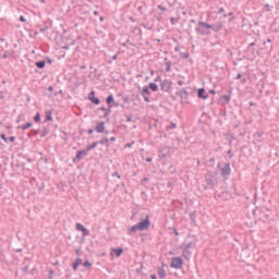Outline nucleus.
Instances as JSON below:
<instances>
[{"label":"nucleus","mask_w":279,"mask_h":279,"mask_svg":"<svg viewBox=\"0 0 279 279\" xmlns=\"http://www.w3.org/2000/svg\"><path fill=\"white\" fill-rule=\"evenodd\" d=\"M112 178H118V180H121V174H119V171H116L112 173Z\"/></svg>","instance_id":"nucleus-58"},{"label":"nucleus","mask_w":279,"mask_h":279,"mask_svg":"<svg viewBox=\"0 0 279 279\" xmlns=\"http://www.w3.org/2000/svg\"><path fill=\"white\" fill-rule=\"evenodd\" d=\"M228 95H222L219 98V101L221 104V106H228V104H230L231 99H232V88L228 90Z\"/></svg>","instance_id":"nucleus-12"},{"label":"nucleus","mask_w":279,"mask_h":279,"mask_svg":"<svg viewBox=\"0 0 279 279\" xmlns=\"http://www.w3.org/2000/svg\"><path fill=\"white\" fill-rule=\"evenodd\" d=\"M140 228V232H145V230H149V227L151 226V221L149 220V215H146L145 218L137 223Z\"/></svg>","instance_id":"nucleus-7"},{"label":"nucleus","mask_w":279,"mask_h":279,"mask_svg":"<svg viewBox=\"0 0 279 279\" xmlns=\"http://www.w3.org/2000/svg\"><path fill=\"white\" fill-rule=\"evenodd\" d=\"M36 186H37L38 193H43L45 191V183L44 182L36 183Z\"/></svg>","instance_id":"nucleus-38"},{"label":"nucleus","mask_w":279,"mask_h":279,"mask_svg":"<svg viewBox=\"0 0 279 279\" xmlns=\"http://www.w3.org/2000/svg\"><path fill=\"white\" fill-rule=\"evenodd\" d=\"M98 145H106L107 147H110V140L108 137H102L100 141H97Z\"/></svg>","instance_id":"nucleus-28"},{"label":"nucleus","mask_w":279,"mask_h":279,"mask_svg":"<svg viewBox=\"0 0 279 279\" xmlns=\"http://www.w3.org/2000/svg\"><path fill=\"white\" fill-rule=\"evenodd\" d=\"M184 267V259L182 257H172L170 263L171 269H182Z\"/></svg>","instance_id":"nucleus-8"},{"label":"nucleus","mask_w":279,"mask_h":279,"mask_svg":"<svg viewBox=\"0 0 279 279\" xmlns=\"http://www.w3.org/2000/svg\"><path fill=\"white\" fill-rule=\"evenodd\" d=\"M271 10H274V5H269L268 3L264 5V12H271Z\"/></svg>","instance_id":"nucleus-43"},{"label":"nucleus","mask_w":279,"mask_h":279,"mask_svg":"<svg viewBox=\"0 0 279 279\" xmlns=\"http://www.w3.org/2000/svg\"><path fill=\"white\" fill-rule=\"evenodd\" d=\"M87 99L89 101H92V104H94V106H99V104H101V99H99L98 97H95V90H92L88 94Z\"/></svg>","instance_id":"nucleus-16"},{"label":"nucleus","mask_w":279,"mask_h":279,"mask_svg":"<svg viewBox=\"0 0 279 279\" xmlns=\"http://www.w3.org/2000/svg\"><path fill=\"white\" fill-rule=\"evenodd\" d=\"M170 230H172L174 236H180V232L178 231L177 228H170Z\"/></svg>","instance_id":"nucleus-54"},{"label":"nucleus","mask_w":279,"mask_h":279,"mask_svg":"<svg viewBox=\"0 0 279 279\" xmlns=\"http://www.w3.org/2000/svg\"><path fill=\"white\" fill-rule=\"evenodd\" d=\"M32 125H34V123L32 122H26L25 124H23L22 126H19L20 130H23V132H25V130H29V128H32Z\"/></svg>","instance_id":"nucleus-34"},{"label":"nucleus","mask_w":279,"mask_h":279,"mask_svg":"<svg viewBox=\"0 0 279 279\" xmlns=\"http://www.w3.org/2000/svg\"><path fill=\"white\" fill-rule=\"evenodd\" d=\"M123 102L124 104H130V96L123 97Z\"/></svg>","instance_id":"nucleus-63"},{"label":"nucleus","mask_w":279,"mask_h":279,"mask_svg":"<svg viewBox=\"0 0 279 279\" xmlns=\"http://www.w3.org/2000/svg\"><path fill=\"white\" fill-rule=\"evenodd\" d=\"M124 117H125V121H126V123H132V113H130V114H124Z\"/></svg>","instance_id":"nucleus-50"},{"label":"nucleus","mask_w":279,"mask_h":279,"mask_svg":"<svg viewBox=\"0 0 279 279\" xmlns=\"http://www.w3.org/2000/svg\"><path fill=\"white\" fill-rule=\"evenodd\" d=\"M94 130L97 134H104V132H106V122H98Z\"/></svg>","instance_id":"nucleus-19"},{"label":"nucleus","mask_w":279,"mask_h":279,"mask_svg":"<svg viewBox=\"0 0 279 279\" xmlns=\"http://www.w3.org/2000/svg\"><path fill=\"white\" fill-rule=\"evenodd\" d=\"M106 104L109 108H119V102L114 101V96L112 94H110L109 96H107L106 98Z\"/></svg>","instance_id":"nucleus-14"},{"label":"nucleus","mask_w":279,"mask_h":279,"mask_svg":"<svg viewBox=\"0 0 279 279\" xmlns=\"http://www.w3.org/2000/svg\"><path fill=\"white\" fill-rule=\"evenodd\" d=\"M171 65H172L171 61L166 62V73H171Z\"/></svg>","instance_id":"nucleus-44"},{"label":"nucleus","mask_w":279,"mask_h":279,"mask_svg":"<svg viewBox=\"0 0 279 279\" xmlns=\"http://www.w3.org/2000/svg\"><path fill=\"white\" fill-rule=\"evenodd\" d=\"M208 162L211 165V167H215L216 159L215 157H211Z\"/></svg>","instance_id":"nucleus-60"},{"label":"nucleus","mask_w":279,"mask_h":279,"mask_svg":"<svg viewBox=\"0 0 279 279\" xmlns=\"http://www.w3.org/2000/svg\"><path fill=\"white\" fill-rule=\"evenodd\" d=\"M21 121H25V114H23V113H20V114L17 116L16 123H21Z\"/></svg>","instance_id":"nucleus-46"},{"label":"nucleus","mask_w":279,"mask_h":279,"mask_svg":"<svg viewBox=\"0 0 279 279\" xmlns=\"http://www.w3.org/2000/svg\"><path fill=\"white\" fill-rule=\"evenodd\" d=\"M40 138H45V136H47V134H49V130L47 128H44L43 131L40 132Z\"/></svg>","instance_id":"nucleus-41"},{"label":"nucleus","mask_w":279,"mask_h":279,"mask_svg":"<svg viewBox=\"0 0 279 279\" xmlns=\"http://www.w3.org/2000/svg\"><path fill=\"white\" fill-rule=\"evenodd\" d=\"M259 23H258V20H254L253 21V24H250V27H258Z\"/></svg>","instance_id":"nucleus-59"},{"label":"nucleus","mask_w":279,"mask_h":279,"mask_svg":"<svg viewBox=\"0 0 279 279\" xmlns=\"http://www.w3.org/2000/svg\"><path fill=\"white\" fill-rule=\"evenodd\" d=\"M158 82H162V76H160V75H157V77L156 78H154V83L156 84V83H158Z\"/></svg>","instance_id":"nucleus-57"},{"label":"nucleus","mask_w":279,"mask_h":279,"mask_svg":"<svg viewBox=\"0 0 279 279\" xmlns=\"http://www.w3.org/2000/svg\"><path fill=\"white\" fill-rule=\"evenodd\" d=\"M44 61H45V64H53V59H51L50 57H45Z\"/></svg>","instance_id":"nucleus-45"},{"label":"nucleus","mask_w":279,"mask_h":279,"mask_svg":"<svg viewBox=\"0 0 279 279\" xmlns=\"http://www.w3.org/2000/svg\"><path fill=\"white\" fill-rule=\"evenodd\" d=\"M227 154H228V157H229L230 160H231V158H234V153L232 151V149H229L227 151Z\"/></svg>","instance_id":"nucleus-55"},{"label":"nucleus","mask_w":279,"mask_h":279,"mask_svg":"<svg viewBox=\"0 0 279 279\" xmlns=\"http://www.w3.org/2000/svg\"><path fill=\"white\" fill-rule=\"evenodd\" d=\"M196 34L198 36H210V28H209V23L208 22H198L196 28H195Z\"/></svg>","instance_id":"nucleus-2"},{"label":"nucleus","mask_w":279,"mask_h":279,"mask_svg":"<svg viewBox=\"0 0 279 279\" xmlns=\"http://www.w3.org/2000/svg\"><path fill=\"white\" fill-rule=\"evenodd\" d=\"M134 145V141L124 145V149H128Z\"/></svg>","instance_id":"nucleus-61"},{"label":"nucleus","mask_w":279,"mask_h":279,"mask_svg":"<svg viewBox=\"0 0 279 279\" xmlns=\"http://www.w3.org/2000/svg\"><path fill=\"white\" fill-rule=\"evenodd\" d=\"M226 140L228 141V143H230V145H232V141H236V136L230 135Z\"/></svg>","instance_id":"nucleus-49"},{"label":"nucleus","mask_w":279,"mask_h":279,"mask_svg":"<svg viewBox=\"0 0 279 279\" xmlns=\"http://www.w3.org/2000/svg\"><path fill=\"white\" fill-rule=\"evenodd\" d=\"M41 160H44L45 165H49V158H47V157H41Z\"/></svg>","instance_id":"nucleus-64"},{"label":"nucleus","mask_w":279,"mask_h":279,"mask_svg":"<svg viewBox=\"0 0 279 279\" xmlns=\"http://www.w3.org/2000/svg\"><path fill=\"white\" fill-rule=\"evenodd\" d=\"M53 269H49V272H48V279H53Z\"/></svg>","instance_id":"nucleus-56"},{"label":"nucleus","mask_w":279,"mask_h":279,"mask_svg":"<svg viewBox=\"0 0 279 279\" xmlns=\"http://www.w3.org/2000/svg\"><path fill=\"white\" fill-rule=\"evenodd\" d=\"M0 138L2 140V141H4V143H14V141H16V137L15 136H10V137H8V136H5V134H0Z\"/></svg>","instance_id":"nucleus-24"},{"label":"nucleus","mask_w":279,"mask_h":279,"mask_svg":"<svg viewBox=\"0 0 279 279\" xmlns=\"http://www.w3.org/2000/svg\"><path fill=\"white\" fill-rule=\"evenodd\" d=\"M82 265V258H76L75 262L72 264L73 271H77V267Z\"/></svg>","instance_id":"nucleus-27"},{"label":"nucleus","mask_w":279,"mask_h":279,"mask_svg":"<svg viewBox=\"0 0 279 279\" xmlns=\"http://www.w3.org/2000/svg\"><path fill=\"white\" fill-rule=\"evenodd\" d=\"M158 151L159 160H167V158H169V154H171V148L169 146H163L161 148H158Z\"/></svg>","instance_id":"nucleus-9"},{"label":"nucleus","mask_w":279,"mask_h":279,"mask_svg":"<svg viewBox=\"0 0 279 279\" xmlns=\"http://www.w3.org/2000/svg\"><path fill=\"white\" fill-rule=\"evenodd\" d=\"M138 230L141 231V228L138 227V225L132 226L129 230L130 234H134V232H138Z\"/></svg>","instance_id":"nucleus-37"},{"label":"nucleus","mask_w":279,"mask_h":279,"mask_svg":"<svg viewBox=\"0 0 279 279\" xmlns=\"http://www.w3.org/2000/svg\"><path fill=\"white\" fill-rule=\"evenodd\" d=\"M244 53L246 54L247 60H250L256 56V49L255 48L248 49V47H246V50L244 51Z\"/></svg>","instance_id":"nucleus-23"},{"label":"nucleus","mask_w":279,"mask_h":279,"mask_svg":"<svg viewBox=\"0 0 279 279\" xmlns=\"http://www.w3.org/2000/svg\"><path fill=\"white\" fill-rule=\"evenodd\" d=\"M148 89L151 90L153 93H158V84L156 83H149L147 85Z\"/></svg>","instance_id":"nucleus-30"},{"label":"nucleus","mask_w":279,"mask_h":279,"mask_svg":"<svg viewBox=\"0 0 279 279\" xmlns=\"http://www.w3.org/2000/svg\"><path fill=\"white\" fill-rule=\"evenodd\" d=\"M198 99H208V94H206V88L201 87L197 89Z\"/></svg>","instance_id":"nucleus-21"},{"label":"nucleus","mask_w":279,"mask_h":279,"mask_svg":"<svg viewBox=\"0 0 279 279\" xmlns=\"http://www.w3.org/2000/svg\"><path fill=\"white\" fill-rule=\"evenodd\" d=\"M77 232H82L83 236H88L90 234V230H88L84 225L77 222L75 226Z\"/></svg>","instance_id":"nucleus-15"},{"label":"nucleus","mask_w":279,"mask_h":279,"mask_svg":"<svg viewBox=\"0 0 279 279\" xmlns=\"http://www.w3.org/2000/svg\"><path fill=\"white\" fill-rule=\"evenodd\" d=\"M98 110H101L104 113L102 119H106V121H110V114H112V108L108 107H100Z\"/></svg>","instance_id":"nucleus-17"},{"label":"nucleus","mask_w":279,"mask_h":279,"mask_svg":"<svg viewBox=\"0 0 279 279\" xmlns=\"http://www.w3.org/2000/svg\"><path fill=\"white\" fill-rule=\"evenodd\" d=\"M8 95V92L0 90V99H5V96Z\"/></svg>","instance_id":"nucleus-52"},{"label":"nucleus","mask_w":279,"mask_h":279,"mask_svg":"<svg viewBox=\"0 0 279 279\" xmlns=\"http://www.w3.org/2000/svg\"><path fill=\"white\" fill-rule=\"evenodd\" d=\"M181 247H184L185 250H193L194 247H197V238H195V235L189 236L183 241Z\"/></svg>","instance_id":"nucleus-3"},{"label":"nucleus","mask_w":279,"mask_h":279,"mask_svg":"<svg viewBox=\"0 0 279 279\" xmlns=\"http://www.w3.org/2000/svg\"><path fill=\"white\" fill-rule=\"evenodd\" d=\"M206 186L205 190L215 189V184H217V172L215 174L209 173L205 177Z\"/></svg>","instance_id":"nucleus-4"},{"label":"nucleus","mask_w":279,"mask_h":279,"mask_svg":"<svg viewBox=\"0 0 279 279\" xmlns=\"http://www.w3.org/2000/svg\"><path fill=\"white\" fill-rule=\"evenodd\" d=\"M38 134H40V129H38V130H31V132L29 133H27V137L28 138H32V136H38Z\"/></svg>","instance_id":"nucleus-33"},{"label":"nucleus","mask_w":279,"mask_h":279,"mask_svg":"<svg viewBox=\"0 0 279 279\" xmlns=\"http://www.w3.org/2000/svg\"><path fill=\"white\" fill-rule=\"evenodd\" d=\"M88 156V150L85 149H80L76 151L75 157L72 159V162H74V165H77V162H80L81 160H84V157Z\"/></svg>","instance_id":"nucleus-10"},{"label":"nucleus","mask_w":279,"mask_h":279,"mask_svg":"<svg viewBox=\"0 0 279 279\" xmlns=\"http://www.w3.org/2000/svg\"><path fill=\"white\" fill-rule=\"evenodd\" d=\"M132 34H135V36H143V29L138 26H135L132 28Z\"/></svg>","instance_id":"nucleus-29"},{"label":"nucleus","mask_w":279,"mask_h":279,"mask_svg":"<svg viewBox=\"0 0 279 279\" xmlns=\"http://www.w3.org/2000/svg\"><path fill=\"white\" fill-rule=\"evenodd\" d=\"M222 16L223 19H228L229 16L230 17L229 21H234V12H229L228 14L225 13Z\"/></svg>","instance_id":"nucleus-42"},{"label":"nucleus","mask_w":279,"mask_h":279,"mask_svg":"<svg viewBox=\"0 0 279 279\" xmlns=\"http://www.w3.org/2000/svg\"><path fill=\"white\" fill-rule=\"evenodd\" d=\"M217 167L220 171L221 178H223V180H228V178H230V174L232 173V168L230 167V162L219 161Z\"/></svg>","instance_id":"nucleus-1"},{"label":"nucleus","mask_w":279,"mask_h":279,"mask_svg":"<svg viewBox=\"0 0 279 279\" xmlns=\"http://www.w3.org/2000/svg\"><path fill=\"white\" fill-rule=\"evenodd\" d=\"M179 56L182 60H189L191 58L190 52H180Z\"/></svg>","instance_id":"nucleus-36"},{"label":"nucleus","mask_w":279,"mask_h":279,"mask_svg":"<svg viewBox=\"0 0 279 279\" xmlns=\"http://www.w3.org/2000/svg\"><path fill=\"white\" fill-rule=\"evenodd\" d=\"M178 128V123L171 122L170 125L167 126V130H175Z\"/></svg>","instance_id":"nucleus-48"},{"label":"nucleus","mask_w":279,"mask_h":279,"mask_svg":"<svg viewBox=\"0 0 279 279\" xmlns=\"http://www.w3.org/2000/svg\"><path fill=\"white\" fill-rule=\"evenodd\" d=\"M209 29H211V32H215V34H219L221 29H223V23L221 21H218L215 24H209Z\"/></svg>","instance_id":"nucleus-13"},{"label":"nucleus","mask_w":279,"mask_h":279,"mask_svg":"<svg viewBox=\"0 0 279 279\" xmlns=\"http://www.w3.org/2000/svg\"><path fill=\"white\" fill-rule=\"evenodd\" d=\"M97 145H99V142L96 141V142H94L93 144L87 145L86 148H85V150H86L87 154H88V151L95 149V148L97 147Z\"/></svg>","instance_id":"nucleus-31"},{"label":"nucleus","mask_w":279,"mask_h":279,"mask_svg":"<svg viewBox=\"0 0 279 279\" xmlns=\"http://www.w3.org/2000/svg\"><path fill=\"white\" fill-rule=\"evenodd\" d=\"M179 250L182 251V257L185 258V260H191V254H193V252H191L190 248L179 246Z\"/></svg>","instance_id":"nucleus-20"},{"label":"nucleus","mask_w":279,"mask_h":279,"mask_svg":"<svg viewBox=\"0 0 279 279\" xmlns=\"http://www.w3.org/2000/svg\"><path fill=\"white\" fill-rule=\"evenodd\" d=\"M217 14H226V9L220 8V9L217 11Z\"/></svg>","instance_id":"nucleus-62"},{"label":"nucleus","mask_w":279,"mask_h":279,"mask_svg":"<svg viewBox=\"0 0 279 279\" xmlns=\"http://www.w3.org/2000/svg\"><path fill=\"white\" fill-rule=\"evenodd\" d=\"M157 276L160 279L167 278V271H165V268L162 266L157 268Z\"/></svg>","instance_id":"nucleus-25"},{"label":"nucleus","mask_w":279,"mask_h":279,"mask_svg":"<svg viewBox=\"0 0 279 279\" xmlns=\"http://www.w3.org/2000/svg\"><path fill=\"white\" fill-rule=\"evenodd\" d=\"M160 90L162 93H171L173 90V81L165 78L160 83Z\"/></svg>","instance_id":"nucleus-6"},{"label":"nucleus","mask_w":279,"mask_h":279,"mask_svg":"<svg viewBox=\"0 0 279 279\" xmlns=\"http://www.w3.org/2000/svg\"><path fill=\"white\" fill-rule=\"evenodd\" d=\"M189 90H191V87L181 88L179 92L175 93L177 97H180L181 104H184V101L189 99Z\"/></svg>","instance_id":"nucleus-11"},{"label":"nucleus","mask_w":279,"mask_h":279,"mask_svg":"<svg viewBox=\"0 0 279 279\" xmlns=\"http://www.w3.org/2000/svg\"><path fill=\"white\" fill-rule=\"evenodd\" d=\"M83 267H85V269H92L93 267V263H90L88 259H86L85 262H82Z\"/></svg>","instance_id":"nucleus-35"},{"label":"nucleus","mask_w":279,"mask_h":279,"mask_svg":"<svg viewBox=\"0 0 279 279\" xmlns=\"http://www.w3.org/2000/svg\"><path fill=\"white\" fill-rule=\"evenodd\" d=\"M264 134V131H256L253 136L254 138H263Z\"/></svg>","instance_id":"nucleus-40"},{"label":"nucleus","mask_w":279,"mask_h":279,"mask_svg":"<svg viewBox=\"0 0 279 279\" xmlns=\"http://www.w3.org/2000/svg\"><path fill=\"white\" fill-rule=\"evenodd\" d=\"M180 16L178 17H170V24L171 25H178V23H180Z\"/></svg>","instance_id":"nucleus-39"},{"label":"nucleus","mask_w":279,"mask_h":279,"mask_svg":"<svg viewBox=\"0 0 279 279\" xmlns=\"http://www.w3.org/2000/svg\"><path fill=\"white\" fill-rule=\"evenodd\" d=\"M35 66L37 69H45V66H47V64L45 63V59L40 60V61H36L35 62Z\"/></svg>","instance_id":"nucleus-32"},{"label":"nucleus","mask_w":279,"mask_h":279,"mask_svg":"<svg viewBox=\"0 0 279 279\" xmlns=\"http://www.w3.org/2000/svg\"><path fill=\"white\" fill-rule=\"evenodd\" d=\"M190 221L195 226L197 223V210H193L190 213Z\"/></svg>","instance_id":"nucleus-26"},{"label":"nucleus","mask_w":279,"mask_h":279,"mask_svg":"<svg viewBox=\"0 0 279 279\" xmlns=\"http://www.w3.org/2000/svg\"><path fill=\"white\" fill-rule=\"evenodd\" d=\"M137 90L141 93L144 101H146V104H149L151 101V99L149 97H151V92L149 90V87L147 85L141 87V85L137 86Z\"/></svg>","instance_id":"nucleus-5"},{"label":"nucleus","mask_w":279,"mask_h":279,"mask_svg":"<svg viewBox=\"0 0 279 279\" xmlns=\"http://www.w3.org/2000/svg\"><path fill=\"white\" fill-rule=\"evenodd\" d=\"M169 171H170L171 175L178 173V170L174 169L173 165L169 166Z\"/></svg>","instance_id":"nucleus-51"},{"label":"nucleus","mask_w":279,"mask_h":279,"mask_svg":"<svg viewBox=\"0 0 279 279\" xmlns=\"http://www.w3.org/2000/svg\"><path fill=\"white\" fill-rule=\"evenodd\" d=\"M46 117H45V120H44V123H49V121H53V109H50V110H46L45 112Z\"/></svg>","instance_id":"nucleus-22"},{"label":"nucleus","mask_w":279,"mask_h":279,"mask_svg":"<svg viewBox=\"0 0 279 279\" xmlns=\"http://www.w3.org/2000/svg\"><path fill=\"white\" fill-rule=\"evenodd\" d=\"M34 121H35V123H40V112H37V113L34 116Z\"/></svg>","instance_id":"nucleus-47"},{"label":"nucleus","mask_w":279,"mask_h":279,"mask_svg":"<svg viewBox=\"0 0 279 279\" xmlns=\"http://www.w3.org/2000/svg\"><path fill=\"white\" fill-rule=\"evenodd\" d=\"M110 250H111L110 256L116 255V258H121V256L123 255V247H118V248L111 247Z\"/></svg>","instance_id":"nucleus-18"},{"label":"nucleus","mask_w":279,"mask_h":279,"mask_svg":"<svg viewBox=\"0 0 279 279\" xmlns=\"http://www.w3.org/2000/svg\"><path fill=\"white\" fill-rule=\"evenodd\" d=\"M29 271V265L22 267V272L27 274Z\"/></svg>","instance_id":"nucleus-53"}]
</instances>
